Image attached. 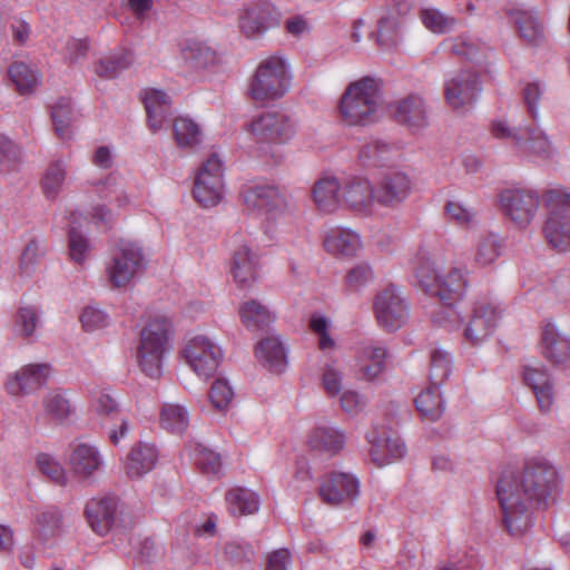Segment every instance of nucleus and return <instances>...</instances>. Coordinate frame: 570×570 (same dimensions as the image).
<instances>
[{
    "instance_id": "obj_1",
    "label": "nucleus",
    "mask_w": 570,
    "mask_h": 570,
    "mask_svg": "<svg viewBox=\"0 0 570 570\" xmlns=\"http://www.w3.org/2000/svg\"><path fill=\"white\" fill-rule=\"evenodd\" d=\"M557 485V470L547 461H528L522 472L503 471L497 497L507 530L512 535L523 533L531 525L532 509L546 507Z\"/></svg>"
},
{
    "instance_id": "obj_2",
    "label": "nucleus",
    "mask_w": 570,
    "mask_h": 570,
    "mask_svg": "<svg viewBox=\"0 0 570 570\" xmlns=\"http://www.w3.org/2000/svg\"><path fill=\"white\" fill-rule=\"evenodd\" d=\"M381 105V81L365 76L347 86L340 101V112L348 125L365 126L376 120Z\"/></svg>"
},
{
    "instance_id": "obj_3",
    "label": "nucleus",
    "mask_w": 570,
    "mask_h": 570,
    "mask_svg": "<svg viewBox=\"0 0 570 570\" xmlns=\"http://www.w3.org/2000/svg\"><path fill=\"white\" fill-rule=\"evenodd\" d=\"M291 78L286 59L278 55L268 56L259 61L250 78V97L259 102L279 99L289 90Z\"/></svg>"
},
{
    "instance_id": "obj_4",
    "label": "nucleus",
    "mask_w": 570,
    "mask_h": 570,
    "mask_svg": "<svg viewBox=\"0 0 570 570\" xmlns=\"http://www.w3.org/2000/svg\"><path fill=\"white\" fill-rule=\"evenodd\" d=\"M145 267L142 247L136 242L120 239L110 252L105 272L110 286L121 288L129 285Z\"/></svg>"
},
{
    "instance_id": "obj_5",
    "label": "nucleus",
    "mask_w": 570,
    "mask_h": 570,
    "mask_svg": "<svg viewBox=\"0 0 570 570\" xmlns=\"http://www.w3.org/2000/svg\"><path fill=\"white\" fill-rule=\"evenodd\" d=\"M416 277L421 287L432 295H436L443 308L444 317L435 318V322L452 320L455 315L454 304L461 301L463 291V273L460 268H453L446 276L440 277L430 264H422L416 269Z\"/></svg>"
},
{
    "instance_id": "obj_6",
    "label": "nucleus",
    "mask_w": 570,
    "mask_h": 570,
    "mask_svg": "<svg viewBox=\"0 0 570 570\" xmlns=\"http://www.w3.org/2000/svg\"><path fill=\"white\" fill-rule=\"evenodd\" d=\"M170 324L164 317L151 320L140 332V344L137 348L138 364L149 377L161 375L163 357L168 343Z\"/></svg>"
},
{
    "instance_id": "obj_7",
    "label": "nucleus",
    "mask_w": 570,
    "mask_h": 570,
    "mask_svg": "<svg viewBox=\"0 0 570 570\" xmlns=\"http://www.w3.org/2000/svg\"><path fill=\"white\" fill-rule=\"evenodd\" d=\"M249 128L257 142L285 145L296 136L298 127L292 115L282 110H269L255 117Z\"/></svg>"
},
{
    "instance_id": "obj_8",
    "label": "nucleus",
    "mask_w": 570,
    "mask_h": 570,
    "mask_svg": "<svg viewBox=\"0 0 570 570\" xmlns=\"http://www.w3.org/2000/svg\"><path fill=\"white\" fill-rule=\"evenodd\" d=\"M550 209L544 226L548 243L560 252L570 249V195L550 190L547 195Z\"/></svg>"
},
{
    "instance_id": "obj_9",
    "label": "nucleus",
    "mask_w": 570,
    "mask_h": 570,
    "mask_svg": "<svg viewBox=\"0 0 570 570\" xmlns=\"http://www.w3.org/2000/svg\"><path fill=\"white\" fill-rule=\"evenodd\" d=\"M223 163L212 154L196 173L193 195L203 207H214L223 198Z\"/></svg>"
},
{
    "instance_id": "obj_10",
    "label": "nucleus",
    "mask_w": 570,
    "mask_h": 570,
    "mask_svg": "<svg viewBox=\"0 0 570 570\" xmlns=\"http://www.w3.org/2000/svg\"><path fill=\"white\" fill-rule=\"evenodd\" d=\"M373 308L379 325L387 332L397 331L409 318V305L400 288L394 285L376 294Z\"/></svg>"
},
{
    "instance_id": "obj_11",
    "label": "nucleus",
    "mask_w": 570,
    "mask_h": 570,
    "mask_svg": "<svg viewBox=\"0 0 570 570\" xmlns=\"http://www.w3.org/2000/svg\"><path fill=\"white\" fill-rule=\"evenodd\" d=\"M499 202L503 215L520 228L532 222L540 205L539 194L527 188L504 189L499 195Z\"/></svg>"
},
{
    "instance_id": "obj_12",
    "label": "nucleus",
    "mask_w": 570,
    "mask_h": 570,
    "mask_svg": "<svg viewBox=\"0 0 570 570\" xmlns=\"http://www.w3.org/2000/svg\"><path fill=\"white\" fill-rule=\"evenodd\" d=\"M184 356L188 366L198 377L208 380L217 372L223 353L219 346L207 337L196 336L187 343Z\"/></svg>"
},
{
    "instance_id": "obj_13",
    "label": "nucleus",
    "mask_w": 570,
    "mask_h": 570,
    "mask_svg": "<svg viewBox=\"0 0 570 570\" xmlns=\"http://www.w3.org/2000/svg\"><path fill=\"white\" fill-rule=\"evenodd\" d=\"M83 513L90 529L96 534L104 537L108 534L119 521V499L115 495L92 498L86 503Z\"/></svg>"
},
{
    "instance_id": "obj_14",
    "label": "nucleus",
    "mask_w": 570,
    "mask_h": 570,
    "mask_svg": "<svg viewBox=\"0 0 570 570\" xmlns=\"http://www.w3.org/2000/svg\"><path fill=\"white\" fill-rule=\"evenodd\" d=\"M542 357L553 367L570 368V335L554 323H547L541 333Z\"/></svg>"
},
{
    "instance_id": "obj_15",
    "label": "nucleus",
    "mask_w": 570,
    "mask_h": 570,
    "mask_svg": "<svg viewBox=\"0 0 570 570\" xmlns=\"http://www.w3.org/2000/svg\"><path fill=\"white\" fill-rule=\"evenodd\" d=\"M360 494L358 480L343 472H332L318 489L322 501L328 505L337 507L344 502H353Z\"/></svg>"
},
{
    "instance_id": "obj_16",
    "label": "nucleus",
    "mask_w": 570,
    "mask_h": 570,
    "mask_svg": "<svg viewBox=\"0 0 570 570\" xmlns=\"http://www.w3.org/2000/svg\"><path fill=\"white\" fill-rule=\"evenodd\" d=\"M258 267V253L248 242L235 237L230 254V272L239 287H247L256 279Z\"/></svg>"
},
{
    "instance_id": "obj_17",
    "label": "nucleus",
    "mask_w": 570,
    "mask_h": 570,
    "mask_svg": "<svg viewBox=\"0 0 570 570\" xmlns=\"http://www.w3.org/2000/svg\"><path fill=\"white\" fill-rule=\"evenodd\" d=\"M278 12L268 1L249 4L239 17V27L247 38H255L278 23Z\"/></svg>"
},
{
    "instance_id": "obj_18",
    "label": "nucleus",
    "mask_w": 570,
    "mask_h": 570,
    "mask_svg": "<svg viewBox=\"0 0 570 570\" xmlns=\"http://www.w3.org/2000/svg\"><path fill=\"white\" fill-rule=\"evenodd\" d=\"M50 374L48 363L28 364L8 377L6 389L12 396L30 394L43 386Z\"/></svg>"
},
{
    "instance_id": "obj_19",
    "label": "nucleus",
    "mask_w": 570,
    "mask_h": 570,
    "mask_svg": "<svg viewBox=\"0 0 570 570\" xmlns=\"http://www.w3.org/2000/svg\"><path fill=\"white\" fill-rule=\"evenodd\" d=\"M376 202V191L364 177H351L342 187V203L360 215H370Z\"/></svg>"
},
{
    "instance_id": "obj_20",
    "label": "nucleus",
    "mask_w": 570,
    "mask_h": 570,
    "mask_svg": "<svg viewBox=\"0 0 570 570\" xmlns=\"http://www.w3.org/2000/svg\"><path fill=\"white\" fill-rule=\"evenodd\" d=\"M244 203L248 209L257 210L269 217L283 212L287 206L286 196L274 186H247L243 190Z\"/></svg>"
},
{
    "instance_id": "obj_21",
    "label": "nucleus",
    "mask_w": 570,
    "mask_h": 570,
    "mask_svg": "<svg viewBox=\"0 0 570 570\" xmlns=\"http://www.w3.org/2000/svg\"><path fill=\"white\" fill-rule=\"evenodd\" d=\"M523 381L533 391L541 413H550L554 404V385L551 373L543 366L523 367Z\"/></svg>"
},
{
    "instance_id": "obj_22",
    "label": "nucleus",
    "mask_w": 570,
    "mask_h": 570,
    "mask_svg": "<svg viewBox=\"0 0 570 570\" xmlns=\"http://www.w3.org/2000/svg\"><path fill=\"white\" fill-rule=\"evenodd\" d=\"M412 188V180L403 171L385 173L375 187L376 203L394 207L406 199Z\"/></svg>"
},
{
    "instance_id": "obj_23",
    "label": "nucleus",
    "mask_w": 570,
    "mask_h": 570,
    "mask_svg": "<svg viewBox=\"0 0 570 570\" xmlns=\"http://www.w3.org/2000/svg\"><path fill=\"white\" fill-rule=\"evenodd\" d=\"M501 316V311L491 302H478L472 311L471 318L465 327V338L473 343H480L490 335L497 321Z\"/></svg>"
},
{
    "instance_id": "obj_24",
    "label": "nucleus",
    "mask_w": 570,
    "mask_h": 570,
    "mask_svg": "<svg viewBox=\"0 0 570 570\" xmlns=\"http://www.w3.org/2000/svg\"><path fill=\"white\" fill-rule=\"evenodd\" d=\"M366 440L371 444L372 461L377 466H384L393 460L403 458L406 451L400 438L389 436L385 432H379L376 429L366 434Z\"/></svg>"
},
{
    "instance_id": "obj_25",
    "label": "nucleus",
    "mask_w": 570,
    "mask_h": 570,
    "mask_svg": "<svg viewBox=\"0 0 570 570\" xmlns=\"http://www.w3.org/2000/svg\"><path fill=\"white\" fill-rule=\"evenodd\" d=\"M386 350L382 345L365 344L358 347L355 366L361 380H375L385 367Z\"/></svg>"
},
{
    "instance_id": "obj_26",
    "label": "nucleus",
    "mask_w": 570,
    "mask_h": 570,
    "mask_svg": "<svg viewBox=\"0 0 570 570\" xmlns=\"http://www.w3.org/2000/svg\"><path fill=\"white\" fill-rule=\"evenodd\" d=\"M144 105L147 114L148 127L155 134L164 128V125L171 115L170 98L161 90L147 89L144 96Z\"/></svg>"
},
{
    "instance_id": "obj_27",
    "label": "nucleus",
    "mask_w": 570,
    "mask_h": 570,
    "mask_svg": "<svg viewBox=\"0 0 570 570\" xmlns=\"http://www.w3.org/2000/svg\"><path fill=\"white\" fill-rule=\"evenodd\" d=\"M509 17L515 26L519 37L528 45L538 47L544 41V29L531 10L512 9Z\"/></svg>"
},
{
    "instance_id": "obj_28",
    "label": "nucleus",
    "mask_w": 570,
    "mask_h": 570,
    "mask_svg": "<svg viewBox=\"0 0 570 570\" xmlns=\"http://www.w3.org/2000/svg\"><path fill=\"white\" fill-rule=\"evenodd\" d=\"M395 118L412 129H422L429 125L425 102L417 95H410L397 102Z\"/></svg>"
},
{
    "instance_id": "obj_29",
    "label": "nucleus",
    "mask_w": 570,
    "mask_h": 570,
    "mask_svg": "<svg viewBox=\"0 0 570 570\" xmlns=\"http://www.w3.org/2000/svg\"><path fill=\"white\" fill-rule=\"evenodd\" d=\"M7 73L11 83L21 96L31 95L41 83L39 69L24 61H12L8 67Z\"/></svg>"
},
{
    "instance_id": "obj_30",
    "label": "nucleus",
    "mask_w": 570,
    "mask_h": 570,
    "mask_svg": "<svg viewBox=\"0 0 570 570\" xmlns=\"http://www.w3.org/2000/svg\"><path fill=\"white\" fill-rule=\"evenodd\" d=\"M342 187L335 177L320 178L312 189L316 207L323 213L335 212L342 202Z\"/></svg>"
},
{
    "instance_id": "obj_31",
    "label": "nucleus",
    "mask_w": 570,
    "mask_h": 570,
    "mask_svg": "<svg viewBox=\"0 0 570 570\" xmlns=\"http://www.w3.org/2000/svg\"><path fill=\"white\" fill-rule=\"evenodd\" d=\"M255 353L258 361L272 372L282 373L287 365L283 342L275 335L259 341Z\"/></svg>"
},
{
    "instance_id": "obj_32",
    "label": "nucleus",
    "mask_w": 570,
    "mask_h": 570,
    "mask_svg": "<svg viewBox=\"0 0 570 570\" xmlns=\"http://www.w3.org/2000/svg\"><path fill=\"white\" fill-rule=\"evenodd\" d=\"M100 464V455L95 446L85 442L72 445L69 465L76 475L88 478L99 469Z\"/></svg>"
},
{
    "instance_id": "obj_33",
    "label": "nucleus",
    "mask_w": 570,
    "mask_h": 570,
    "mask_svg": "<svg viewBox=\"0 0 570 570\" xmlns=\"http://www.w3.org/2000/svg\"><path fill=\"white\" fill-rule=\"evenodd\" d=\"M158 452L156 448L148 443L135 445L126 461V473L130 478H140L150 472L157 461Z\"/></svg>"
},
{
    "instance_id": "obj_34",
    "label": "nucleus",
    "mask_w": 570,
    "mask_h": 570,
    "mask_svg": "<svg viewBox=\"0 0 570 570\" xmlns=\"http://www.w3.org/2000/svg\"><path fill=\"white\" fill-rule=\"evenodd\" d=\"M62 514L55 505H47L37 510L33 514V527L37 535L42 541H48L60 533Z\"/></svg>"
},
{
    "instance_id": "obj_35",
    "label": "nucleus",
    "mask_w": 570,
    "mask_h": 570,
    "mask_svg": "<svg viewBox=\"0 0 570 570\" xmlns=\"http://www.w3.org/2000/svg\"><path fill=\"white\" fill-rule=\"evenodd\" d=\"M238 312L243 325L249 331L264 330L275 318L269 308L257 299L245 302L240 305Z\"/></svg>"
},
{
    "instance_id": "obj_36",
    "label": "nucleus",
    "mask_w": 570,
    "mask_h": 570,
    "mask_svg": "<svg viewBox=\"0 0 570 570\" xmlns=\"http://www.w3.org/2000/svg\"><path fill=\"white\" fill-rule=\"evenodd\" d=\"M345 444V435L342 431L331 426H318L309 436V446L313 451L335 455Z\"/></svg>"
},
{
    "instance_id": "obj_37",
    "label": "nucleus",
    "mask_w": 570,
    "mask_h": 570,
    "mask_svg": "<svg viewBox=\"0 0 570 570\" xmlns=\"http://www.w3.org/2000/svg\"><path fill=\"white\" fill-rule=\"evenodd\" d=\"M185 63L191 69H205L216 63V51L207 43L187 40L181 49Z\"/></svg>"
},
{
    "instance_id": "obj_38",
    "label": "nucleus",
    "mask_w": 570,
    "mask_h": 570,
    "mask_svg": "<svg viewBox=\"0 0 570 570\" xmlns=\"http://www.w3.org/2000/svg\"><path fill=\"white\" fill-rule=\"evenodd\" d=\"M324 246L332 254L353 256L361 248V240L358 235L350 229H333L326 235Z\"/></svg>"
},
{
    "instance_id": "obj_39",
    "label": "nucleus",
    "mask_w": 570,
    "mask_h": 570,
    "mask_svg": "<svg viewBox=\"0 0 570 570\" xmlns=\"http://www.w3.org/2000/svg\"><path fill=\"white\" fill-rule=\"evenodd\" d=\"M159 424L169 433L183 434L189 426V412L180 404L164 403L159 412Z\"/></svg>"
},
{
    "instance_id": "obj_40",
    "label": "nucleus",
    "mask_w": 570,
    "mask_h": 570,
    "mask_svg": "<svg viewBox=\"0 0 570 570\" xmlns=\"http://www.w3.org/2000/svg\"><path fill=\"white\" fill-rule=\"evenodd\" d=\"M502 248V239L498 235H481L476 240L472 262L478 267L489 266L500 257Z\"/></svg>"
},
{
    "instance_id": "obj_41",
    "label": "nucleus",
    "mask_w": 570,
    "mask_h": 570,
    "mask_svg": "<svg viewBox=\"0 0 570 570\" xmlns=\"http://www.w3.org/2000/svg\"><path fill=\"white\" fill-rule=\"evenodd\" d=\"M515 144L524 151L547 157L550 153V141L544 132L538 128H520L514 135Z\"/></svg>"
},
{
    "instance_id": "obj_42",
    "label": "nucleus",
    "mask_w": 570,
    "mask_h": 570,
    "mask_svg": "<svg viewBox=\"0 0 570 570\" xmlns=\"http://www.w3.org/2000/svg\"><path fill=\"white\" fill-rule=\"evenodd\" d=\"M416 410L425 421L434 422L443 414V401L439 386L430 385L414 400Z\"/></svg>"
},
{
    "instance_id": "obj_43",
    "label": "nucleus",
    "mask_w": 570,
    "mask_h": 570,
    "mask_svg": "<svg viewBox=\"0 0 570 570\" xmlns=\"http://www.w3.org/2000/svg\"><path fill=\"white\" fill-rule=\"evenodd\" d=\"M132 61V53L121 49L100 59L95 66V72L101 78L112 79L128 69Z\"/></svg>"
},
{
    "instance_id": "obj_44",
    "label": "nucleus",
    "mask_w": 570,
    "mask_h": 570,
    "mask_svg": "<svg viewBox=\"0 0 570 570\" xmlns=\"http://www.w3.org/2000/svg\"><path fill=\"white\" fill-rule=\"evenodd\" d=\"M68 164L58 159L48 165L42 179L41 189L48 199H55L62 189L67 178Z\"/></svg>"
},
{
    "instance_id": "obj_45",
    "label": "nucleus",
    "mask_w": 570,
    "mask_h": 570,
    "mask_svg": "<svg viewBox=\"0 0 570 570\" xmlns=\"http://www.w3.org/2000/svg\"><path fill=\"white\" fill-rule=\"evenodd\" d=\"M226 502L230 513L237 515L255 513L259 507L256 493L245 488L229 490L226 493Z\"/></svg>"
},
{
    "instance_id": "obj_46",
    "label": "nucleus",
    "mask_w": 570,
    "mask_h": 570,
    "mask_svg": "<svg viewBox=\"0 0 570 570\" xmlns=\"http://www.w3.org/2000/svg\"><path fill=\"white\" fill-rule=\"evenodd\" d=\"M55 131L60 139L70 138V127L75 120V110L69 98H59L51 107Z\"/></svg>"
},
{
    "instance_id": "obj_47",
    "label": "nucleus",
    "mask_w": 570,
    "mask_h": 570,
    "mask_svg": "<svg viewBox=\"0 0 570 570\" xmlns=\"http://www.w3.org/2000/svg\"><path fill=\"white\" fill-rule=\"evenodd\" d=\"M42 405L46 416L57 424L63 423L73 412L70 401L58 390L47 393Z\"/></svg>"
},
{
    "instance_id": "obj_48",
    "label": "nucleus",
    "mask_w": 570,
    "mask_h": 570,
    "mask_svg": "<svg viewBox=\"0 0 570 570\" xmlns=\"http://www.w3.org/2000/svg\"><path fill=\"white\" fill-rule=\"evenodd\" d=\"M45 255V239L41 237H32L21 253L19 264L20 273L24 276H31Z\"/></svg>"
},
{
    "instance_id": "obj_49",
    "label": "nucleus",
    "mask_w": 570,
    "mask_h": 570,
    "mask_svg": "<svg viewBox=\"0 0 570 570\" xmlns=\"http://www.w3.org/2000/svg\"><path fill=\"white\" fill-rule=\"evenodd\" d=\"M173 129L180 148H191L202 141L200 128L193 119L178 117L174 120Z\"/></svg>"
},
{
    "instance_id": "obj_50",
    "label": "nucleus",
    "mask_w": 570,
    "mask_h": 570,
    "mask_svg": "<svg viewBox=\"0 0 570 570\" xmlns=\"http://www.w3.org/2000/svg\"><path fill=\"white\" fill-rule=\"evenodd\" d=\"M421 20L426 29L434 33H445L451 31L458 21L444 14L434 8H424L421 10Z\"/></svg>"
},
{
    "instance_id": "obj_51",
    "label": "nucleus",
    "mask_w": 570,
    "mask_h": 570,
    "mask_svg": "<svg viewBox=\"0 0 570 570\" xmlns=\"http://www.w3.org/2000/svg\"><path fill=\"white\" fill-rule=\"evenodd\" d=\"M194 461L202 473L207 475H218L222 470L220 455L210 449L197 444L194 449Z\"/></svg>"
},
{
    "instance_id": "obj_52",
    "label": "nucleus",
    "mask_w": 570,
    "mask_h": 570,
    "mask_svg": "<svg viewBox=\"0 0 570 570\" xmlns=\"http://www.w3.org/2000/svg\"><path fill=\"white\" fill-rule=\"evenodd\" d=\"M452 371V360L449 353L435 350L431 354L430 382L440 386Z\"/></svg>"
},
{
    "instance_id": "obj_53",
    "label": "nucleus",
    "mask_w": 570,
    "mask_h": 570,
    "mask_svg": "<svg viewBox=\"0 0 570 570\" xmlns=\"http://www.w3.org/2000/svg\"><path fill=\"white\" fill-rule=\"evenodd\" d=\"M379 46L383 48L394 47L399 41V21L393 16L381 17L377 30L373 33Z\"/></svg>"
},
{
    "instance_id": "obj_54",
    "label": "nucleus",
    "mask_w": 570,
    "mask_h": 570,
    "mask_svg": "<svg viewBox=\"0 0 570 570\" xmlns=\"http://www.w3.org/2000/svg\"><path fill=\"white\" fill-rule=\"evenodd\" d=\"M322 386L330 397L341 394L343 387V372L337 361L328 362L323 366Z\"/></svg>"
},
{
    "instance_id": "obj_55",
    "label": "nucleus",
    "mask_w": 570,
    "mask_h": 570,
    "mask_svg": "<svg viewBox=\"0 0 570 570\" xmlns=\"http://www.w3.org/2000/svg\"><path fill=\"white\" fill-rule=\"evenodd\" d=\"M122 185V179L119 176L111 174L104 181H100L97 185V193L100 198L116 200L119 206H122L128 203Z\"/></svg>"
},
{
    "instance_id": "obj_56",
    "label": "nucleus",
    "mask_w": 570,
    "mask_h": 570,
    "mask_svg": "<svg viewBox=\"0 0 570 570\" xmlns=\"http://www.w3.org/2000/svg\"><path fill=\"white\" fill-rule=\"evenodd\" d=\"M374 277L370 265L361 263L352 267L345 275L344 285L348 292H360Z\"/></svg>"
},
{
    "instance_id": "obj_57",
    "label": "nucleus",
    "mask_w": 570,
    "mask_h": 570,
    "mask_svg": "<svg viewBox=\"0 0 570 570\" xmlns=\"http://www.w3.org/2000/svg\"><path fill=\"white\" fill-rule=\"evenodd\" d=\"M90 253L88 238L77 227L69 229V254L73 262L83 263Z\"/></svg>"
},
{
    "instance_id": "obj_58",
    "label": "nucleus",
    "mask_w": 570,
    "mask_h": 570,
    "mask_svg": "<svg viewBox=\"0 0 570 570\" xmlns=\"http://www.w3.org/2000/svg\"><path fill=\"white\" fill-rule=\"evenodd\" d=\"M391 153V146L381 140H371L364 144L360 150V158L368 165H379L387 158Z\"/></svg>"
},
{
    "instance_id": "obj_59",
    "label": "nucleus",
    "mask_w": 570,
    "mask_h": 570,
    "mask_svg": "<svg viewBox=\"0 0 570 570\" xmlns=\"http://www.w3.org/2000/svg\"><path fill=\"white\" fill-rule=\"evenodd\" d=\"M463 72L458 71L448 77L444 82V96L446 102L453 108L459 109L463 106Z\"/></svg>"
},
{
    "instance_id": "obj_60",
    "label": "nucleus",
    "mask_w": 570,
    "mask_h": 570,
    "mask_svg": "<svg viewBox=\"0 0 570 570\" xmlns=\"http://www.w3.org/2000/svg\"><path fill=\"white\" fill-rule=\"evenodd\" d=\"M19 159V148L7 136L0 134V174L13 170Z\"/></svg>"
},
{
    "instance_id": "obj_61",
    "label": "nucleus",
    "mask_w": 570,
    "mask_h": 570,
    "mask_svg": "<svg viewBox=\"0 0 570 570\" xmlns=\"http://www.w3.org/2000/svg\"><path fill=\"white\" fill-rule=\"evenodd\" d=\"M40 472L52 482L63 485L67 481L66 472L61 464L48 454H40L37 459Z\"/></svg>"
},
{
    "instance_id": "obj_62",
    "label": "nucleus",
    "mask_w": 570,
    "mask_h": 570,
    "mask_svg": "<svg viewBox=\"0 0 570 570\" xmlns=\"http://www.w3.org/2000/svg\"><path fill=\"white\" fill-rule=\"evenodd\" d=\"M234 391L228 382L224 379H217L209 391V399L214 407L225 410L232 402Z\"/></svg>"
},
{
    "instance_id": "obj_63",
    "label": "nucleus",
    "mask_w": 570,
    "mask_h": 570,
    "mask_svg": "<svg viewBox=\"0 0 570 570\" xmlns=\"http://www.w3.org/2000/svg\"><path fill=\"white\" fill-rule=\"evenodd\" d=\"M543 92L544 86L539 81L528 82L522 90L528 112L534 120L538 118V101L541 99Z\"/></svg>"
},
{
    "instance_id": "obj_64",
    "label": "nucleus",
    "mask_w": 570,
    "mask_h": 570,
    "mask_svg": "<svg viewBox=\"0 0 570 570\" xmlns=\"http://www.w3.org/2000/svg\"><path fill=\"white\" fill-rule=\"evenodd\" d=\"M39 323L38 312L32 306L21 307L16 324L21 335L30 336Z\"/></svg>"
}]
</instances>
